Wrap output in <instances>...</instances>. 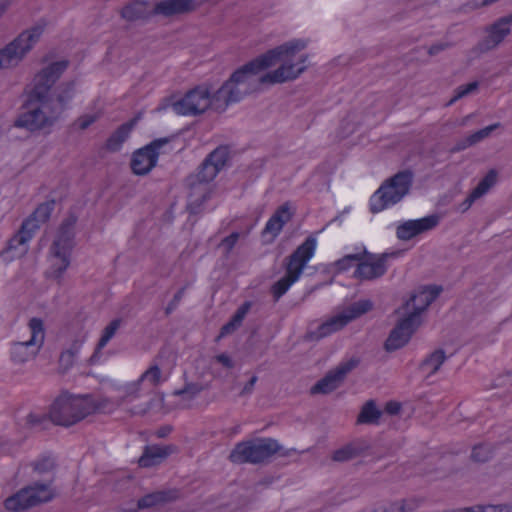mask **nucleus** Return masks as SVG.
I'll list each match as a JSON object with an SVG mask.
<instances>
[{
	"label": "nucleus",
	"instance_id": "nucleus-1",
	"mask_svg": "<svg viewBox=\"0 0 512 512\" xmlns=\"http://www.w3.org/2000/svg\"><path fill=\"white\" fill-rule=\"evenodd\" d=\"M307 46V41L294 39L268 50L236 69L216 91L215 101L223 109L260 90L262 84H278L295 80L305 70L308 55L293 63L295 54Z\"/></svg>",
	"mask_w": 512,
	"mask_h": 512
},
{
	"label": "nucleus",
	"instance_id": "nucleus-2",
	"mask_svg": "<svg viewBox=\"0 0 512 512\" xmlns=\"http://www.w3.org/2000/svg\"><path fill=\"white\" fill-rule=\"evenodd\" d=\"M69 66L68 60L52 62L38 71L27 91L25 109L14 122L19 128L30 132L50 129L69 108L76 94V82H56Z\"/></svg>",
	"mask_w": 512,
	"mask_h": 512
},
{
	"label": "nucleus",
	"instance_id": "nucleus-3",
	"mask_svg": "<svg viewBox=\"0 0 512 512\" xmlns=\"http://www.w3.org/2000/svg\"><path fill=\"white\" fill-rule=\"evenodd\" d=\"M229 159L227 146H219L213 150L200 164L196 173L189 175L185 185L189 190L187 210L190 214H198L205 201L211 197L210 182L217 176Z\"/></svg>",
	"mask_w": 512,
	"mask_h": 512
},
{
	"label": "nucleus",
	"instance_id": "nucleus-4",
	"mask_svg": "<svg viewBox=\"0 0 512 512\" xmlns=\"http://www.w3.org/2000/svg\"><path fill=\"white\" fill-rule=\"evenodd\" d=\"M101 408L102 405L91 395L64 392L51 404L49 418L55 425L70 427Z\"/></svg>",
	"mask_w": 512,
	"mask_h": 512
},
{
	"label": "nucleus",
	"instance_id": "nucleus-5",
	"mask_svg": "<svg viewBox=\"0 0 512 512\" xmlns=\"http://www.w3.org/2000/svg\"><path fill=\"white\" fill-rule=\"evenodd\" d=\"M316 245V238L308 236L301 245L285 258V275L271 287V293L275 301H278L300 278L304 268L315 253Z\"/></svg>",
	"mask_w": 512,
	"mask_h": 512
},
{
	"label": "nucleus",
	"instance_id": "nucleus-6",
	"mask_svg": "<svg viewBox=\"0 0 512 512\" xmlns=\"http://www.w3.org/2000/svg\"><path fill=\"white\" fill-rule=\"evenodd\" d=\"M414 174L403 170L387 179L370 199V211L378 213L390 205L400 202L410 191Z\"/></svg>",
	"mask_w": 512,
	"mask_h": 512
},
{
	"label": "nucleus",
	"instance_id": "nucleus-7",
	"mask_svg": "<svg viewBox=\"0 0 512 512\" xmlns=\"http://www.w3.org/2000/svg\"><path fill=\"white\" fill-rule=\"evenodd\" d=\"M54 476L41 482L35 481L24 486L4 501L5 508L10 512H24L33 507L48 503L55 498L53 489Z\"/></svg>",
	"mask_w": 512,
	"mask_h": 512
},
{
	"label": "nucleus",
	"instance_id": "nucleus-8",
	"mask_svg": "<svg viewBox=\"0 0 512 512\" xmlns=\"http://www.w3.org/2000/svg\"><path fill=\"white\" fill-rule=\"evenodd\" d=\"M282 446L273 438H255L235 445L229 460L234 464H261L279 453Z\"/></svg>",
	"mask_w": 512,
	"mask_h": 512
},
{
	"label": "nucleus",
	"instance_id": "nucleus-9",
	"mask_svg": "<svg viewBox=\"0 0 512 512\" xmlns=\"http://www.w3.org/2000/svg\"><path fill=\"white\" fill-rule=\"evenodd\" d=\"M42 33L43 27H31L0 49V69L17 67L39 41Z\"/></svg>",
	"mask_w": 512,
	"mask_h": 512
},
{
	"label": "nucleus",
	"instance_id": "nucleus-10",
	"mask_svg": "<svg viewBox=\"0 0 512 512\" xmlns=\"http://www.w3.org/2000/svg\"><path fill=\"white\" fill-rule=\"evenodd\" d=\"M216 91L211 94L208 88L197 86L188 91L183 98L172 104L174 112L183 116H197L212 108L217 112H224L218 107Z\"/></svg>",
	"mask_w": 512,
	"mask_h": 512
},
{
	"label": "nucleus",
	"instance_id": "nucleus-11",
	"mask_svg": "<svg viewBox=\"0 0 512 512\" xmlns=\"http://www.w3.org/2000/svg\"><path fill=\"white\" fill-rule=\"evenodd\" d=\"M55 207V200H50L38 205L35 211L23 221L19 231L8 242V249H17L32 239L34 233L40 228V223L49 220Z\"/></svg>",
	"mask_w": 512,
	"mask_h": 512
},
{
	"label": "nucleus",
	"instance_id": "nucleus-12",
	"mask_svg": "<svg viewBox=\"0 0 512 512\" xmlns=\"http://www.w3.org/2000/svg\"><path fill=\"white\" fill-rule=\"evenodd\" d=\"M400 253V251H395L377 255L363 247L362 257L356 266L353 277L361 281H372L381 278L387 272L388 260L398 257Z\"/></svg>",
	"mask_w": 512,
	"mask_h": 512
},
{
	"label": "nucleus",
	"instance_id": "nucleus-13",
	"mask_svg": "<svg viewBox=\"0 0 512 512\" xmlns=\"http://www.w3.org/2000/svg\"><path fill=\"white\" fill-rule=\"evenodd\" d=\"M31 336L26 341L13 344L11 357L16 363H24L30 357H34L44 342L45 332L43 321L40 318H32L29 321Z\"/></svg>",
	"mask_w": 512,
	"mask_h": 512
},
{
	"label": "nucleus",
	"instance_id": "nucleus-14",
	"mask_svg": "<svg viewBox=\"0 0 512 512\" xmlns=\"http://www.w3.org/2000/svg\"><path fill=\"white\" fill-rule=\"evenodd\" d=\"M170 140L169 137L158 138L136 150L130 162L133 173L140 176L147 175L157 165L160 149Z\"/></svg>",
	"mask_w": 512,
	"mask_h": 512
},
{
	"label": "nucleus",
	"instance_id": "nucleus-15",
	"mask_svg": "<svg viewBox=\"0 0 512 512\" xmlns=\"http://www.w3.org/2000/svg\"><path fill=\"white\" fill-rule=\"evenodd\" d=\"M417 314L418 312H409L398 320L384 343V349L387 352L396 351L410 341L412 335L420 326V322H417Z\"/></svg>",
	"mask_w": 512,
	"mask_h": 512
},
{
	"label": "nucleus",
	"instance_id": "nucleus-16",
	"mask_svg": "<svg viewBox=\"0 0 512 512\" xmlns=\"http://www.w3.org/2000/svg\"><path fill=\"white\" fill-rule=\"evenodd\" d=\"M359 364L357 359H350L341 363L334 370L329 371L322 379L311 387V394H328L337 389L346 375Z\"/></svg>",
	"mask_w": 512,
	"mask_h": 512
},
{
	"label": "nucleus",
	"instance_id": "nucleus-17",
	"mask_svg": "<svg viewBox=\"0 0 512 512\" xmlns=\"http://www.w3.org/2000/svg\"><path fill=\"white\" fill-rule=\"evenodd\" d=\"M439 223L437 215H429L421 219L407 220L399 224L396 229L397 238L408 241L412 238L434 229Z\"/></svg>",
	"mask_w": 512,
	"mask_h": 512
},
{
	"label": "nucleus",
	"instance_id": "nucleus-18",
	"mask_svg": "<svg viewBox=\"0 0 512 512\" xmlns=\"http://www.w3.org/2000/svg\"><path fill=\"white\" fill-rule=\"evenodd\" d=\"M442 290V287L437 285L425 286L419 294H412L410 298L396 310V313H400L401 310H408L410 306H412L411 312H418L417 322L421 323V313L425 311L433 301H435Z\"/></svg>",
	"mask_w": 512,
	"mask_h": 512
},
{
	"label": "nucleus",
	"instance_id": "nucleus-19",
	"mask_svg": "<svg viewBox=\"0 0 512 512\" xmlns=\"http://www.w3.org/2000/svg\"><path fill=\"white\" fill-rule=\"evenodd\" d=\"M197 0H161L154 5L153 13L166 18L188 15L198 9Z\"/></svg>",
	"mask_w": 512,
	"mask_h": 512
},
{
	"label": "nucleus",
	"instance_id": "nucleus-20",
	"mask_svg": "<svg viewBox=\"0 0 512 512\" xmlns=\"http://www.w3.org/2000/svg\"><path fill=\"white\" fill-rule=\"evenodd\" d=\"M77 222V217L73 214L69 215L61 223L56 239L51 245V254L60 255L61 251L70 253L73 247V239L75 236L74 228Z\"/></svg>",
	"mask_w": 512,
	"mask_h": 512
},
{
	"label": "nucleus",
	"instance_id": "nucleus-21",
	"mask_svg": "<svg viewBox=\"0 0 512 512\" xmlns=\"http://www.w3.org/2000/svg\"><path fill=\"white\" fill-rule=\"evenodd\" d=\"M486 36L480 40L475 50L487 53L498 47L511 32L510 28L503 27L497 20L485 28Z\"/></svg>",
	"mask_w": 512,
	"mask_h": 512
},
{
	"label": "nucleus",
	"instance_id": "nucleus-22",
	"mask_svg": "<svg viewBox=\"0 0 512 512\" xmlns=\"http://www.w3.org/2000/svg\"><path fill=\"white\" fill-rule=\"evenodd\" d=\"M294 215L291 211V205L289 202H285L279 206L273 215L267 221L262 236L267 234L272 236V241L280 234L284 225L288 223Z\"/></svg>",
	"mask_w": 512,
	"mask_h": 512
},
{
	"label": "nucleus",
	"instance_id": "nucleus-23",
	"mask_svg": "<svg viewBox=\"0 0 512 512\" xmlns=\"http://www.w3.org/2000/svg\"><path fill=\"white\" fill-rule=\"evenodd\" d=\"M370 448L371 445L366 439L358 438L335 450L332 454V460L347 462L364 455Z\"/></svg>",
	"mask_w": 512,
	"mask_h": 512
},
{
	"label": "nucleus",
	"instance_id": "nucleus-24",
	"mask_svg": "<svg viewBox=\"0 0 512 512\" xmlns=\"http://www.w3.org/2000/svg\"><path fill=\"white\" fill-rule=\"evenodd\" d=\"M155 15L153 9H149V2L146 0H132L124 5L120 11V16L128 22L139 20H148Z\"/></svg>",
	"mask_w": 512,
	"mask_h": 512
},
{
	"label": "nucleus",
	"instance_id": "nucleus-25",
	"mask_svg": "<svg viewBox=\"0 0 512 512\" xmlns=\"http://www.w3.org/2000/svg\"><path fill=\"white\" fill-rule=\"evenodd\" d=\"M175 446L169 445L160 447L158 445L146 446L143 454L138 460L140 467H153L162 463L171 453L175 451Z\"/></svg>",
	"mask_w": 512,
	"mask_h": 512
},
{
	"label": "nucleus",
	"instance_id": "nucleus-26",
	"mask_svg": "<svg viewBox=\"0 0 512 512\" xmlns=\"http://www.w3.org/2000/svg\"><path fill=\"white\" fill-rule=\"evenodd\" d=\"M140 116H136L131 120L120 125L106 140L105 148L109 152H117L121 149L122 144L128 139L130 133L136 126Z\"/></svg>",
	"mask_w": 512,
	"mask_h": 512
},
{
	"label": "nucleus",
	"instance_id": "nucleus-27",
	"mask_svg": "<svg viewBox=\"0 0 512 512\" xmlns=\"http://www.w3.org/2000/svg\"><path fill=\"white\" fill-rule=\"evenodd\" d=\"M447 360L445 351L442 348L429 353L418 365L420 372L426 373L427 377L436 374L443 363Z\"/></svg>",
	"mask_w": 512,
	"mask_h": 512
},
{
	"label": "nucleus",
	"instance_id": "nucleus-28",
	"mask_svg": "<svg viewBox=\"0 0 512 512\" xmlns=\"http://www.w3.org/2000/svg\"><path fill=\"white\" fill-rule=\"evenodd\" d=\"M176 491H156L147 494L138 500V508L146 509L175 500Z\"/></svg>",
	"mask_w": 512,
	"mask_h": 512
},
{
	"label": "nucleus",
	"instance_id": "nucleus-29",
	"mask_svg": "<svg viewBox=\"0 0 512 512\" xmlns=\"http://www.w3.org/2000/svg\"><path fill=\"white\" fill-rule=\"evenodd\" d=\"M382 411L377 408L375 400H368L362 406L357 417V424H378Z\"/></svg>",
	"mask_w": 512,
	"mask_h": 512
},
{
	"label": "nucleus",
	"instance_id": "nucleus-30",
	"mask_svg": "<svg viewBox=\"0 0 512 512\" xmlns=\"http://www.w3.org/2000/svg\"><path fill=\"white\" fill-rule=\"evenodd\" d=\"M53 257L57 261L53 263L50 269L46 272V277L54 279L58 284H60L64 272L70 265V253L61 251L60 255H53Z\"/></svg>",
	"mask_w": 512,
	"mask_h": 512
},
{
	"label": "nucleus",
	"instance_id": "nucleus-31",
	"mask_svg": "<svg viewBox=\"0 0 512 512\" xmlns=\"http://www.w3.org/2000/svg\"><path fill=\"white\" fill-rule=\"evenodd\" d=\"M494 446L488 443H479L474 445L471 451L470 459L479 464L490 461L494 456Z\"/></svg>",
	"mask_w": 512,
	"mask_h": 512
},
{
	"label": "nucleus",
	"instance_id": "nucleus-32",
	"mask_svg": "<svg viewBox=\"0 0 512 512\" xmlns=\"http://www.w3.org/2000/svg\"><path fill=\"white\" fill-rule=\"evenodd\" d=\"M121 325V319L117 318L112 320L103 330V333L97 343L96 349L94 354L91 356L90 360L94 361V359L97 357L98 352L104 348L107 343L114 337L117 330L119 329Z\"/></svg>",
	"mask_w": 512,
	"mask_h": 512
},
{
	"label": "nucleus",
	"instance_id": "nucleus-33",
	"mask_svg": "<svg viewBox=\"0 0 512 512\" xmlns=\"http://www.w3.org/2000/svg\"><path fill=\"white\" fill-rule=\"evenodd\" d=\"M373 307V303L370 300H359L357 302L352 303L347 309L343 312L346 315L348 322L360 317L361 315L369 312Z\"/></svg>",
	"mask_w": 512,
	"mask_h": 512
},
{
	"label": "nucleus",
	"instance_id": "nucleus-34",
	"mask_svg": "<svg viewBox=\"0 0 512 512\" xmlns=\"http://www.w3.org/2000/svg\"><path fill=\"white\" fill-rule=\"evenodd\" d=\"M421 504V500L417 498L402 499L390 504L389 509L383 512H414Z\"/></svg>",
	"mask_w": 512,
	"mask_h": 512
},
{
	"label": "nucleus",
	"instance_id": "nucleus-35",
	"mask_svg": "<svg viewBox=\"0 0 512 512\" xmlns=\"http://www.w3.org/2000/svg\"><path fill=\"white\" fill-rule=\"evenodd\" d=\"M498 179V172L495 169H490L487 174L479 181L477 186L473 189L475 194L482 197L486 194L496 183Z\"/></svg>",
	"mask_w": 512,
	"mask_h": 512
},
{
	"label": "nucleus",
	"instance_id": "nucleus-36",
	"mask_svg": "<svg viewBox=\"0 0 512 512\" xmlns=\"http://www.w3.org/2000/svg\"><path fill=\"white\" fill-rule=\"evenodd\" d=\"M362 257V249L353 254H347L343 256L341 259L335 262V267L338 272H343L348 270L355 263H359Z\"/></svg>",
	"mask_w": 512,
	"mask_h": 512
},
{
	"label": "nucleus",
	"instance_id": "nucleus-37",
	"mask_svg": "<svg viewBox=\"0 0 512 512\" xmlns=\"http://www.w3.org/2000/svg\"><path fill=\"white\" fill-rule=\"evenodd\" d=\"M162 372L158 365L150 366L139 378V381L143 383L148 381L153 387L157 386L161 382Z\"/></svg>",
	"mask_w": 512,
	"mask_h": 512
},
{
	"label": "nucleus",
	"instance_id": "nucleus-38",
	"mask_svg": "<svg viewBox=\"0 0 512 512\" xmlns=\"http://www.w3.org/2000/svg\"><path fill=\"white\" fill-rule=\"evenodd\" d=\"M48 414H35L30 413L26 417V425L29 428L45 429L50 422Z\"/></svg>",
	"mask_w": 512,
	"mask_h": 512
},
{
	"label": "nucleus",
	"instance_id": "nucleus-39",
	"mask_svg": "<svg viewBox=\"0 0 512 512\" xmlns=\"http://www.w3.org/2000/svg\"><path fill=\"white\" fill-rule=\"evenodd\" d=\"M498 127H500V123H494L491 124L483 129H480L471 135L467 136L468 141L470 142L471 146L476 145L477 143L481 142L482 140L486 139L491 135V133L496 130Z\"/></svg>",
	"mask_w": 512,
	"mask_h": 512
},
{
	"label": "nucleus",
	"instance_id": "nucleus-40",
	"mask_svg": "<svg viewBox=\"0 0 512 512\" xmlns=\"http://www.w3.org/2000/svg\"><path fill=\"white\" fill-rule=\"evenodd\" d=\"M31 465L33 467V471L39 475L53 472L56 467L55 461L50 457L39 459Z\"/></svg>",
	"mask_w": 512,
	"mask_h": 512
},
{
	"label": "nucleus",
	"instance_id": "nucleus-41",
	"mask_svg": "<svg viewBox=\"0 0 512 512\" xmlns=\"http://www.w3.org/2000/svg\"><path fill=\"white\" fill-rule=\"evenodd\" d=\"M203 390V387L199 383H187L182 389H177L173 392L175 396H187V399H193Z\"/></svg>",
	"mask_w": 512,
	"mask_h": 512
},
{
	"label": "nucleus",
	"instance_id": "nucleus-42",
	"mask_svg": "<svg viewBox=\"0 0 512 512\" xmlns=\"http://www.w3.org/2000/svg\"><path fill=\"white\" fill-rule=\"evenodd\" d=\"M479 87V83L477 81L470 82L465 85H461L457 87L455 90L454 97L449 101L448 105L453 104L455 101L475 92Z\"/></svg>",
	"mask_w": 512,
	"mask_h": 512
},
{
	"label": "nucleus",
	"instance_id": "nucleus-43",
	"mask_svg": "<svg viewBox=\"0 0 512 512\" xmlns=\"http://www.w3.org/2000/svg\"><path fill=\"white\" fill-rule=\"evenodd\" d=\"M157 401L162 404L164 402V394L152 392V396L148 400V402L143 406L136 407L135 410H133V413L139 414V415H145L146 413H148L150 410H152L154 408L155 403Z\"/></svg>",
	"mask_w": 512,
	"mask_h": 512
},
{
	"label": "nucleus",
	"instance_id": "nucleus-44",
	"mask_svg": "<svg viewBox=\"0 0 512 512\" xmlns=\"http://www.w3.org/2000/svg\"><path fill=\"white\" fill-rule=\"evenodd\" d=\"M325 323L330 332L333 333L344 328L349 322L346 318V315L340 313L336 316L331 317L330 319L325 321Z\"/></svg>",
	"mask_w": 512,
	"mask_h": 512
},
{
	"label": "nucleus",
	"instance_id": "nucleus-45",
	"mask_svg": "<svg viewBox=\"0 0 512 512\" xmlns=\"http://www.w3.org/2000/svg\"><path fill=\"white\" fill-rule=\"evenodd\" d=\"M331 332L326 326V323H322L314 331H308L305 335V339L308 341H319L320 339L330 335Z\"/></svg>",
	"mask_w": 512,
	"mask_h": 512
},
{
	"label": "nucleus",
	"instance_id": "nucleus-46",
	"mask_svg": "<svg viewBox=\"0 0 512 512\" xmlns=\"http://www.w3.org/2000/svg\"><path fill=\"white\" fill-rule=\"evenodd\" d=\"M475 512H512V505L509 504H499V505H475Z\"/></svg>",
	"mask_w": 512,
	"mask_h": 512
},
{
	"label": "nucleus",
	"instance_id": "nucleus-47",
	"mask_svg": "<svg viewBox=\"0 0 512 512\" xmlns=\"http://www.w3.org/2000/svg\"><path fill=\"white\" fill-rule=\"evenodd\" d=\"M142 383L138 380L128 383L125 388V399H129L130 401L133 399H136L140 396V390H141Z\"/></svg>",
	"mask_w": 512,
	"mask_h": 512
},
{
	"label": "nucleus",
	"instance_id": "nucleus-48",
	"mask_svg": "<svg viewBox=\"0 0 512 512\" xmlns=\"http://www.w3.org/2000/svg\"><path fill=\"white\" fill-rule=\"evenodd\" d=\"M239 237L240 234L238 232H233L221 241L220 246L225 249L226 255H228L233 250Z\"/></svg>",
	"mask_w": 512,
	"mask_h": 512
},
{
	"label": "nucleus",
	"instance_id": "nucleus-49",
	"mask_svg": "<svg viewBox=\"0 0 512 512\" xmlns=\"http://www.w3.org/2000/svg\"><path fill=\"white\" fill-rule=\"evenodd\" d=\"M185 290L186 287H182L173 296L172 300L168 303L167 307L165 308L166 316L170 315L177 308L178 304L180 303L184 296Z\"/></svg>",
	"mask_w": 512,
	"mask_h": 512
},
{
	"label": "nucleus",
	"instance_id": "nucleus-50",
	"mask_svg": "<svg viewBox=\"0 0 512 512\" xmlns=\"http://www.w3.org/2000/svg\"><path fill=\"white\" fill-rule=\"evenodd\" d=\"M75 358L63 351L59 357V370L61 373L67 372L74 364Z\"/></svg>",
	"mask_w": 512,
	"mask_h": 512
},
{
	"label": "nucleus",
	"instance_id": "nucleus-51",
	"mask_svg": "<svg viewBox=\"0 0 512 512\" xmlns=\"http://www.w3.org/2000/svg\"><path fill=\"white\" fill-rule=\"evenodd\" d=\"M251 308V302L249 301H246L244 302L235 312V314L232 316V320L238 324L239 326L241 325L243 319L245 318V316L247 315V313L249 312Z\"/></svg>",
	"mask_w": 512,
	"mask_h": 512
},
{
	"label": "nucleus",
	"instance_id": "nucleus-52",
	"mask_svg": "<svg viewBox=\"0 0 512 512\" xmlns=\"http://www.w3.org/2000/svg\"><path fill=\"white\" fill-rule=\"evenodd\" d=\"M98 119L97 114H86L78 117L76 120V125L81 130H86L90 125H92L94 122H96Z\"/></svg>",
	"mask_w": 512,
	"mask_h": 512
},
{
	"label": "nucleus",
	"instance_id": "nucleus-53",
	"mask_svg": "<svg viewBox=\"0 0 512 512\" xmlns=\"http://www.w3.org/2000/svg\"><path fill=\"white\" fill-rule=\"evenodd\" d=\"M84 342H85V336H82L80 338L73 340L70 347L67 350H65V352H67L68 354H70L71 356H73L75 358L77 356V354L80 352Z\"/></svg>",
	"mask_w": 512,
	"mask_h": 512
},
{
	"label": "nucleus",
	"instance_id": "nucleus-54",
	"mask_svg": "<svg viewBox=\"0 0 512 512\" xmlns=\"http://www.w3.org/2000/svg\"><path fill=\"white\" fill-rule=\"evenodd\" d=\"M451 46H452V44L448 43V42H439V43L433 44L428 48V54L430 56H435V55L439 54L440 52L450 48Z\"/></svg>",
	"mask_w": 512,
	"mask_h": 512
},
{
	"label": "nucleus",
	"instance_id": "nucleus-55",
	"mask_svg": "<svg viewBox=\"0 0 512 512\" xmlns=\"http://www.w3.org/2000/svg\"><path fill=\"white\" fill-rule=\"evenodd\" d=\"M239 327L238 324H236L232 319L227 322L226 324H224L221 329H220V333H219V338L221 337H225L231 333H233L237 328Z\"/></svg>",
	"mask_w": 512,
	"mask_h": 512
},
{
	"label": "nucleus",
	"instance_id": "nucleus-56",
	"mask_svg": "<svg viewBox=\"0 0 512 512\" xmlns=\"http://www.w3.org/2000/svg\"><path fill=\"white\" fill-rule=\"evenodd\" d=\"M479 198L480 197L477 194H475V192L472 190L471 193L466 197V199L460 204L459 208L461 209L462 212H465L471 207L474 201Z\"/></svg>",
	"mask_w": 512,
	"mask_h": 512
},
{
	"label": "nucleus",
	"instance_id": "nucleus-57",
	"mask_svg": "<svg viewBox=\"0 0 512 512\" xmlns=\"http://www.w3.org/2000/svg\"><path fill=\"white\" fill-rule=\"evenodd\" d=\"M471 147L468 137L458 140L455 145L450 149L451 153H457Z\"/></svg>",
	"mask_w": 512,
	"mask_h": 512
},
{
	"label": "nucleus",
	"instance_id": "nucleus-58",
	"mask_svg": "<svg viewBox=\"0 0 512 512\" xmlns=\"http://www.w3.org/2000/svg\"><path fill=\"white\" fill-rule=\"evenodd\" d=\"M401 411V404L396 401H389L385 405V412L389 415H397Z\"/></svg>",
	"mask_w": 512,
	"mask_h": 512
},
{
	"label": "nucleus",
	"instance_id": "nucleus-59",
	"mask_svg": "<svg viewBox=\"0 0 512 512\" xmlns=\"http://www.w3.org/2000/svg\"><path fill=\"white\" fill-rule=\"evenodd\" d=\"M258 380L256 375H253L250 380L245 384L242 391L240 392V396H246L252 393L254 386Z\"/></svg>",
	"mask_w": 512,
	"mask_h": 512
},
{
	"label": "nucleus",
	"instance_id": "nucleus-60",
	"mask_svg": "<svg viewBox=\"0 0 512 512\" xmlns=\"http://www.w3.org/2000/svg\"><path fill=\"white\" fill-rule=\"evenodd\" d=\"M216 361L220 364H222L224 367L228 368V369H231L234 367V362L233 360L230 358V356H228L227 354L225 353H222V354H219L215 357Z\"/></svg>",
	"mask_w": 512,
	"mask_h": 512
},
{
	"label": "nucleus",
	"instance_id": "nucleus-61",
	"mask_svg": "<svg viewBox=\"0 0 512 512\" xmlns=\"http://www.w3.org/2000/svg\"><path fill=\"white\" fill-rule=\"evenodd\" d=\"M172 432V426L164 425L157 429L156 436L158 438H165Z\"/></svg>",
	"mask_w": 512,
	"mask_h": 512
},
{
	"label": "nucleus",
	"instance_id": "nucleus-62",
	"mask_svg": "<svg viewBox=\"0 0 512 512\" xmlns=\"http://www.w3.org/2000/svg\"><path fill=\"white\" fill-rule=\"evenodd\" d=\"M503 27L510 28L512 24V13L497 20Z\"/></svg>",
	"mask_w": 512,
	"mask_h": 512
},
{
	"label": "nucleus",
	"instance_id": "nucleus-63",
	"mask_svg": "<svg viewBox=\"0 0 512 512\" xmlns=\"http://www.w3.org/2000/svg\"><path fill=\"white\" fill-rule=\"evenodd\" d=\"M442 512H475V511H474V506H472V507H465V508L449 509V510H444Z\"/></svg>",
	"mask_w": 512,
	"mask_h": 512
},
{
	"label": "nucleus",
	"instance_id": "nucleus-64",
	"mask_svg": "<svg viewBox=\"0 0 512 512\" xmlns=\"http://www.w3.org/2000/svg\"><path fill=\"white\" fill-rule=\"evenodd\" d=\"M9 5V2L6 1V0H0V17L2 16V14L5 12V10L7 9Z\"/></svg>",
	"mask_w": 512,
	"mask_h": 512
}]
</instances>
